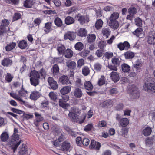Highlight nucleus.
Instances as JSON below:
<instances>
[{
	"label": "nucleus",
	"instance_id": "2f4dec72",
	"mask_svg": "<svg viewBox=\"0 0 155 155\" xmlns=\"http://www.w3.org/2000/svg\"><path fill=\"white\" fill-rule=\"evenodd\" d=\"M121 67L122 70L124 72H127L130 69V67L128 65L125 63L121 65Z\"/></svg>",
	"mask_w": 155,
	"mask_h": 155
},
{
	"label": "nucleus",
	"instance_id": "5fc2aeb1",
	"mask_svg": "<svg viewBox=\"0 0 155 155\" xmlns=\"http://www.w3.org/2000/svg\"><path fill=\"white\" fill-rule=\"evenodd\" d=\"M143 32L142 29L141 28H138L133 32V33L137 36L139 37L142 34Z\"/></svg>",
	"mask_w": 155,
	"mask_h": 155
},
{
	"label": "nucleus",
	"instance_id": "0e129e2a",
	"mask_svg": "<svg viewBox=\"0 0 155 155\" xmlns=\"http://www.w3.org/2000/svg\"><path fill=\"white\" fill-rule=\"evenodd\" d=\"M124 105L122 103H120L117 104L115 107V110L117 111H120L122 110L123 108Z\"/></svg>",
	"mask_w": 155,
	"mask_h": 155
},
{
	"label": "nucleus",
	"instance_id": "13d9d810",
	"mask_svg": "<svg viewBox=\"0 0 155 155\" xmlns=\"http://www.w3.org/2000/svg\"><path fill=\"white\" fill-rule=\"evenodd\" d=\"M90 53V51L87 50H84L80 53L81 56L83 58H85L88 56Z\"/></svg>",
	"mask_w": 155,
	"mask_h": 155
},
{
	"label": "nucleus",
	"instance_id": "680f3d73",
	"mask_svg": "<svg viewBox=\"0 0 155 155\" xmlns=\"http://www.w3.org/2000/svg\"><path fill=\"white\" fill-rule=\"evenodd\" d=\"M39 74H40L41 78L42 79L45 78V77L46 75V73L43 68L41 69L39 71Z\"/></svg>",
	"mask_w": 155,
	"mask_h": 155
},
{
	"label": "nucleus",
	"instance_id": "2eb2a0df",
	"mask_svg": "<svg viewBox=\"0 0 155 155\" xmlns=\"http://www.w3.org/2000/svg\"><path fill=\"white\" fill-rule=\"evenodd\" d=\"M75 97L78 98H80L83 95L82 91L79 88H76L73 92Z\"/></svg>",
	"mask_w": 155,
	"mask_h": 155
},
{
	"label": "nucleus",
	"instance_id": "ea45409f",
	"mask_svg": "<svg viewBox=\"0 0 155 155\" xmlns=\"http://www.w3.org/2000/svg\"><path fill=\"white\" fill-rule=\"evenodd\" d=\"M112 62L114 65L119 66L121 62V59L117 58H114L112 59Z\"/></svg>",
	"mask_w": 155,
	"mask_h": 155
},
{
	"label": "nucleus",
	"instance_id": "338daca9",
	"mask_svg": "<svg viewBox=\"0 0 155 155\" xmlns=\"http://www.w3.org/2000/svg\"><path fill=\"white\" fill-rule=\"evenodd\" d=\"M13 78V76L10 73H8L6 75L5 79L8 82H10L11 81Z\"/></svg>",
	"mask_w": 155,
	"mask_h": 155
},
{
	"label": "nucleus",
	"instance_id": "f257e3e1",
	"mask_svg": "<svg viewBox=\"0 0 155 155\" xmlns=\"http://www.w3.org/2000/svg\"><path fill=\"white\" fill-rule=\"evenodd\" d=\"M76 108H72L71 110L69 113L68 116L69 119L72 121L81 124L84 122L86 117V114H84L80 117L76 114Z\"/></svg>",
	"mask_w": 155,
	"mask_h": 155
},
{
	"label": "nucleus",
	"instance_id": "a878e982",
	"mask_svg": "<svg viewBox=\"0 0 155 155\" xmlns=\"http://www.w3.org/2000/svg\"><path fill=\"white\" fill-rule=\"evenodd\" d=\"M15 42H12L8 44L5 47L6 50L7 51H9L13 49L16 46Z\"/></svg>",
	"mask_w": 155,
	"mask_h": 155
},
{
	"label": "nucleus",
	"instance_id": "412c9836",
	"mask_svg": "<svg viewBox=\"0 0 155 155\" xmlns=\"http://www.w3.org/2000/svg\"><path fill=\"white\" fill-rule=\"evenodd\" d=\"M119 13L117 12H114L111 14L109 18V21H117L119 17Z\"/></svg>",
	"mask_w": 155,
	"mask_h": 155
},
{
	"label": "nucleus",
	"instance_id": "cd10ccee",
	"mask_svg": "<svg viewBox=\"0 0 155 155\" xmlns=\"http://www.w3.org/2000/svg\"><path fill=\"white\" fill-rule=\"evenodd\" d=\"M85 88L88 90L91 91L93 88V86L89 81H86L84 83Z\"/></svg>",
	"mask_w": 155,
	"mask_h": 155
},
{
	"label": "nucleus",
	"instance_id": "69168bd1",
	"mask_svg": "<svg viewBox=\"0 0 155 155\" xmlns=\"http://www.w3.org/2000/svg\"><path fill=\"white\" fill-rule=\"evenodd\" d=\"M23 117L24 119L28 120L33 118V116L32 114L24 113L23 114Z\"/></svg>",
	"mask_w": 155,
	"mask_h": 155
},
{
	"label": "nucleus",
	"instance_id": "37998d69",
	"mask_svg": "<svg viewBox=\"0 0 155 155\" xmlns=\"http://www.w3.org/2000/svg\"><path fill=\"white\" fill-rule=\"evenodd\" d=\"M9 137L8 134L7 132H3L1 135V139L3 142H5L7 140Z\"/></svg>",
	"mask_w": 155,
	"mask_h": 155
},
{
	"label": "nucleus",
	"instance_id": "4468645a",
	"mask_svg": "<svg viewBox=\"0 0 155 155\" xmlns=\"http://www.w3.org/2000/svg\"><path fill=\"white\" fill-rule=\"evenodd\" d=\"M71 148L70 143L67 141L64 142L61 147V150L64 151H69Z\"/></svg>",
	"mask_w": 155,
	"mask_h": 155
},
{
	"label": "nucleus",
	"instance_id": "ddd939ff",
	"mask_svg": "<svg viewBox=\"0 0 155 155\" xmlns=\"http://www.w3.org/2000/svg\"><path fill=\"white\" fill-rule=\"evenodd\" d=\"M28 150L26 145L22 144L19 148L18 153L19 155H28Z\"/></svg>",
	"mask_w": 155,
	"mask_h": 155
},
{
	"label": "nucleus",
	"instance_id": "774afa93",
	"mask_svg": "<svg viewBox=\"0 0 155 155\" xmlns=\"http://www.w3.org/2000/svg\"><path fill=\"white\" fill-rule=\"evenodd\" d=\"M149 117L150 120L152 121H155V112L150 113L149 114Z\"/></svg>",
	"mask_w": 155,
	"mask_h": 155
},
{
	"label": "nucleus",
	"instance_id": "e2e57ef3",
	"mask_svg": "<svg viewBox=\"0 0 155 155\" xmlns=\"http://www.w3.org/2000/svg\"><path fill=\"white\" fill-rule=\"evenodd\" d=\"M104 56L107 59H109L113 56V54L111 52H107L105 53Z\"/></svg>",
	"mask_w": 155,
	"mask_h": 155
},
{
	"label": "nucleus",
	"instance_id": "c9c22d12",
	"mask_svg": "<svg viewBox=\"0 0 155 155\" xmlns=\"http://www.w3.org/2000/svg\"><path fill=\"white\" fill-rule=\"evenodd\" d=\"M73 52L72 51L69 49H67L64 52L65 57L68 58H71L73 56Z\"/></svg>",
	"mask_w": 155,
	"mask_h": 155
},
{
	"label": "nucleus",
	"instance_id": "6e6552de",
	"mask_svg": "<svg viewBox=\"0 0 155 155\" xmlns=\"http://www.w3.org/2000/svg\"><path fill=\"white\" fill-rule=\"evenodd\" d=\"M76 37V35L73 32L68 31L66 33L64 36V40L69 39L70 41L74 40Z\"/></svg>",
	"mask_w": 155,
	"mask_h": 155
},
{
	"label": "nucleus",
	"instance_id": "f704fd0d",
	"mask_svg": "<svg viewBox=\"0 0 155 155\" xmlns=\"http://www.w3.org/2000/svg\"><path fill=\"white\" fill-rule=\"evenodd\" d=\"M128 132V129L127 128L122 127L120 132V134L125 137H128L127 135Z\"/></svg>",
	"mask_w": 155,
	"mask_h": 155
},
{
	"label": "nucleus",
	"instance_id": "20e7f679",
	"mask_svg": "<svg viewBox=\"0 0 155 155\" xmlns=\"http://www.w3.org/2000/svg\"><path fill=\"white\" fill-rule=\"evenodd\" d=\"M62 99H60L59 101V104L60 106L64 108H66L69 106V105L65 103L69 100V96L68 95L62 94Z\"/></svg>",
	"mask_w": 155,
	"mask_h": 155
},
{
	"label": "nucleus",
	"instance_id": "864d4df0",
	"mask_svg": "<svg viewBox=\"0 0 155 155\" xmlns=\"http://www.w3.org/2000/svg\"><path fill=\"white\" fill-rule=\"evenodd\" d=\"M50 98L54 101H55L57 99V96L56 93L53 92H51L49 94Z\"/></svg>",
	"mask_w": 155,
	"mask_h": 155
},
{
	"label": "nucleus",
	"instance_id": "72a5a7b5",
	"mask_svg": "<svg viewBox=\"0 0 155 155\" xmlns=\"http://www.w3.org/2000/svg\"><path fill=\"white\" fill-rule=\"evenodd\" d=\"M96 36L94 34L88 35L87 38V41L89 43L94 42L95 40Z\"/></svg>",
	"mask_w": 155,
	"mask_h": 155
},
{
	"label": "nucleus",
	"instance_id": "a19ab883",
	"mask_svg": "<svg viewBox=\"0 0 155 155\" xmlns=\"http://www.w3.org/2000/svg\"><path fill=\"white\" fill-rule=\"evenodd\" d=\"M137 9L135 7L132 6L128 9V12L130 15L135 14L137 13Z\"/></svg>",
	"mask_w": 155,
	"mask_h": 155
},
{
	"label": "nucleus",
	"instance_id": "c03bdc74",
	"mask_svg": "<svg viewBox=\"0 0 155 155\" xmlns=\"http://www.w3.org/2000/svg\"><path fill=\"white\" fill-rule=\"evenodd\" d=\"M55 25L58 27H61L63 25V22L61 19L58 17H57L54 20Z\"/></svg>",
	"mask_w": 155,
	"mask_h": 155
},
{
	"label": "nucleus",
	"instance_id": "4c0bfd02",
	"mask_svg": "<svg viewBox=\"0 0 155 155\" xmlns=\"http://www.w3.org/2000/svg\"><path fill=\"white\" fill-rule=\"evenodd\" d=\"M18 45L20 48L24 49L27 46L28 44L26 41L23 40L19 42Z\"/></svg>",
	"mask_w": 155,
	"mask_h": 155
},
{
	"label": "nucleus",
	"instance_id": "f03ea898",
	"mask_svg": "<svg viewBox=\"0 0 155 155\" xmlns=\"http://www.w3.org/2000/svg\"><path fill=\"white\" fill-rule=\"evenodd\" d=\"M21 141L22 140L20 139L18 135H13L11 139L9 140L8 146L13 150V152H15Z\"/></svg>",
	"mask_w": 155,
	"mask_h": 155
},
{
	"label": "nucleus",
	"instance_id": "603ef678",
	"mask_svg": "<svg viewBox=\"0 0 155 155\" xmlns=\"http://www.w3.org/2000/svg\"><path fill=\"white\" fill-rule=\"evenodd\" d=\"M33 2L31 0H26L24 3V5L26 8H31L32 4Z\"/></svg>",
	"mask_w": 155,
	"mask_h": 155
},
{
	"label": "nucleus",
	"instance_id": "c85d7f7f",
	"mask_svg": "<svg viewBox=\"0 0 155 155\" xmlns=\"http://www.w3.org/2000/svg\"><path fill=\"white\" fill-rule=\"evenodd\" d=\"M40 97L39 93L37 91L33 92L30 95V98L33 100H36Z\"/></svg>",
	"mask_w": 155,
	"mask_h": 155
},
{
	"label": "nucleus",
	"instance_id": "6e6d98bb",
	"mask_svg": "<svg viewBox=\"0 0 155 155\" xmlns=\"http://www.w3.org/2000/svg\"><path fill=\"white\" fill-rule=\"evenodd\" d=\"M153 139L152 138L147 137L145 140V143L147 146H150L153 143Z\"/></svg>",
	"mask_w": 155,
	"mask_h": 155
},
{
	"label": "nucleus",
	"instance_id": "f3484780",
	"mask_svg": "<svg viewBox=\"0 0 155 155\" xmlns=\"http://www.w3.org/2000/svg\"><path fill=\"white\" fill-rule=\"evenodd\" d=\"M59 81L63 85L70 83L68 78L67 76L63 75L60 77L59 78Z\"/></svg>",
	"mask_w": 155,
	"mask_h": 155
},
{
	"label": "nucleus",
	"instance_id": "79ce46f5",
	"mask_svg": "<svg viewBox=\"0 0 155 155\" xmlns=\"http://www.w3.org/2000/svg\"><path fill=\"white\" fill-rule=\"evenodd\" d=\"M103 22L101 19L97 20L95 24V27L97 29H100L102 27Z\"/></svg>",
	"mask_w": 155,
	"mask_h": 155
},
{
	"label": "nucleus",
	"instance_id": "9d476101",
	"mask_svg": "<svg viewBox=\"0 0 155 155\" xmlns=\"http://www.w3.org/2000/svg\"><path fill=\"white\" fill-rule=\"evenodd\" d=\"M117 46L120 50H127L130 48V45L127 41H125L123 43H119L117 45Z\"/></svg>",
	"mask_w": 155,
	"mask_h": 155
},
{
	"label": "nucleus",
	"instance_id": "dca6fc26",
	"mask_svg": "<svg viewBox=\"0 0 155 155\" xmlns=\"http://www.w3.org/2000/svg\"><path fill=\"white\" fill-rule=\"evenodd\" d=\"M108 25L111 28L114 30L117 29L119 26L118 21H109Z\"/></svg>",
	"mask_w": 155,
	"mask_h": 155
},
{
	"label": "nucleus",
	"instance_id": "473e14b6",
	"mask_svg": "<svg viewBox=\"0 0 155 155\" xmlns=\"http://www.w3.org/2000/svg\"><path fill=\"white\" fill-rule=\"evenodd\" d=\"M59 66L57 64L53 65L51 69V71L54 75H57L59 72Z\"/></svg>",
	"mask_w": 155,
	"mask_h": 155
},
{
	"label": "nucleus",
	"instance_id": "f8f14e48",
	"mask_svg": "<svg viewBox=\"0 0 155 155\" xmlns=\"http://www.w3.org/2000/svg\"><path fill=\"white\" fill-rule=\"evenodd\" d=\"M101 146L100 143L98 142H96L94 140L91 141V144L89 146L90 148H94L96 150H99Z\"/></svg>",
	"mask_w": 155,
	"mask_h": 155
},
{
	"label": "nucleus",
	"instance_id": "4be33fe9",
	"mask_svg": "<svg viewBox=\"0 0 155 155\" xmlns=\"http://www.w3.org/2000/svg\"><path fill=\"white\" fill-rule=\"evenodd\" d=\"M110 75L111 78L114 82H117L119 80V76L116 72H112L110 74Z\"/></svg>",
	"mask_w": 155,
	"mask_h": 155
},
{
	"label": "nucleus",
	"instance_id": "7ed1b4c3",
	"mask_svg": "<svg viewBox=\"0 0 155 155\" xmlns=\"http://www.w3.org/2000/svg\"><path fill=\"white\" fill-rule=\"evenodd\" d=\"M143 89L148 93L152 94L155 93V84L152 80V78H149L146 81L143 85Z\"/></svg>",
	"mask_w": 155,
	"mask_h": 155
},
{
	"label": "nucleus",
	"instance_id": "c756f323",
	"mask_svg": "<svg viewBox=\"0 0 155 155\" xmlns=\"http://www.w3.org/2000/svg\"><path fill=\"white\" fill-rule=\"evenodd\" d=\"M151 132V129L149 127H146L143 131V134L146 136H148L150 135Z\"/></svg>",
	"mask_w": 155,
	"mask_h": 155
},
{
	"label": "nucleus",
	"instance_id": "6ab92c4d",
	"mask_svg": "<svg viewBox=\"0 0 155 155\" xmlns=\"http://www.w3.org/2000/svg\"><path fill=\"white\" fill-rule=\"evenodd\" d=\"M29 77L30 78L38 79H39L40 78V75L39 73L36 71H31Z\"/></svg>",
	"mask_w": 155,
	"mask_h": 155
},
{
	"label": "nucleus",
	"instance_id": "423d86ee",
	"mask_svg": "<svg viewBox=\"0 0 155 155\" xmlns=\"http://www.w3.org/2000/svg\"><path fill=\"white\" fill-rule=\"evenodd\" d=\"M35 119L34 120V124L37 127L39 125V123L43 121L44 118L41 114L38 112H35L34 113Z\"/></svg>",
	"mask_w": 155,
	"mask_h": 155
},
{
	"label": "nucleus",
	"instance_id": "58836bf2",
	"mask_svg": "<svg viewBox=\"0 0 155 155\" xmlns=\"http://www.w3.org/2000/svg\"><path fill=\"white\" fill-rule=\"evenodd\" d=\"M87 32L85 29L81 28L78 31V35L81 37L85 36L87 35Z\"/></svg>",
	"mask_w": 155,
	"mask_h": 155
},
{
	"label": "nucleus",
	"instance_id": "bf43d9fd",
	"mask_svg": "<svg viewBox=\"0 0 155 155\" xmlns=\"http://www.w3.org/2000/svg\"><path fill=\"white\" fill-rule=\"evenodd\" d=\"M105 83V77L104 76H101L98 80V84L100 86L102 85Z\"/></svg>",
	"mask_w": 155,
	"mask_h": 155
},
{
	"label": "nucleus",
	"instance_id": "aec40b11",
	"mask_svg": "<svg viewBox=\"0 0 155 155\" xmlns=\"http://www.w3.org/2000/svg\"><path fill=\"white\" fill-rule=\"evenodd\" d=\"M52 23L48 22L45 24L44 29L45 32L46 34L49 33L52 30Z\"/></svg>",
	"mask_w": 155,
	"mask_h": 155
},
{
	"label": "nucleus",
	"instance_id": "09e8293b",
	"mask_svg": "<svg viewBox=\"0 0 155 155\" xmlns=\"http://www.w3.org/2000/svg\"><path fill=\"white\" fill-rule=\"evenodd\" d=\"M102 33L104 35L106 36V38H107L110 34V31L108 28H104L102 30Z\"/></svg>",
	"mask_w": 155,
	"mask_h": 155
},
{
	"label": "nucleus",
	"instance_id": "de8ad7c7",
	"mask_svg": "<svg viewBox=\"0 0 155 155\" xmlns=\"http://www.w3.org/2000/svg\"><path fill=\"white\" fill-rule=\"evenodd\" d=\"M75 48L76 50L81 51L84 48V45L81 42L77 43L75 45Z\"/></svg>",
	"mask_w": 155,
	"mask_h": 155
},
{
	"label": "nucleus",
	"instance_id": "39448f33",
	"mask_svg": "<svg viewBox=\"0 0 155 155\" xmlns=\"http://www.w3.org/2000/svg\"><path fill=\"white\" fill-rule=\"evenodd\" d=\"M130 97L133 99L138 98L139 97L140 94L139 90L136 87L134 86L130 90Z\"/></svg>",
	"mask_w": 155,
	"mask_h": 155
},
{
	"label": "nucleus",
	"instance_id": "a18cd8bd",
	"mask_svg": "<svg viewBox=\"0 0 155 155\" xmlns=\"http://www.w3.org/2000/svg\"><path fill=\"white\" fill-rule=\"evenodd\" d=\"M82 72L84 76H87L89 74L90 70L88 67L84 66L82 69Z\"/></svg>",
	"mask_w": 155,
	"mask_h": 155
},
{
	"label": "nucleus",
	"instance_id": "052dcab7",
	"mask_svg": "<svg viewBox=\"0 0 155 155\" xmlns=\"http://www.w3.org/2000/svg\"><path fill=\"white\" fill-rule=\"evenodd\" d=\"M135 24L137 25L140 27L142 25V20L139 18H137L135 19Z\"/></svg>",
	"mask_w": 155,
	"mask_h": 155
},
{
	"label": "nucleus",
	"instance_id": "393cba45",
	"mask_svg": "<svg viewBox=\"0 0 155 155\" xmlns=\"http://www.w3.org/2000/svg\"><path fill=\"white\" fill-rule=\"evenodd\" d=\"M129 123L128 120L126 118H124L120 120V125L123 127H125L127 126Z\"/></svg>",
	"mask_w": 155,
	"mask_h": 155
},
{
	"label": "nucleus",
	"instance_id": "8fccbe9b",
	"mask_svg": "<svg viewBox=\"0 0 155 155\" xmlns=\"http://www.w3.org/2000/svg\"><path fill=\"white\" fill-rule=\"evenodd\" d=\"M30 80L31 84L34 86H36L39 84V81L38 79L30 78Z\"/></svg>",
	"mask_w": 155,
	"mask_h": 155
},
{
	"label": "nucleus",
	"instance_id": "49530a36",
	"mask_svg": "<svg viewBox=\"0 0 155 155\" xmlns=\"http://www.w3.org/2000/svg\"><path fill=\"white\" fill-rule=\"evenodd\" d=\"M65 49L64 46L62 45H59L57 48L58 51L60 54H64Z\"/></svg>",
	"mask_w": 155,
	"mask_h": 155
},
{
	"label": "nucleus",
	"instance_id": "1a4fd4ad",
	"mask_svg": "<svg viewBox=\"0 0 155 155\" xmlns=\"http://www.w3.org/2000/svg\"><path fill=\"white\" fill-rule=\"evenodd\" d=\"M105 45L104 41H101L100 42L99 45V46L100 48L101 49L97 50L95 52V54L98 57L100 58L102 56L103 54V49Z\"/></svg>",
	"mask_w": 155,
	"mask_h": 155
},
{
	"label": "nucleus",
	"instance_id": "5701e85b",
	"mask_svg": "<svg viewBox=\"0 0 155 155\" xmlns=\"http://www.w3.org/2000/svg\"><path fill=\"white\" fill-rule=\"evenodd\" d=\"M125 58L127 59H131L133 58L135 55L134 53L130 51H127L124 54Z\"/></svg>",
	"mask_w": 155,
	"mask_h": 155
},
{
	"label": "nucleus",
	"instance_id": "bb28decb",
	"mask_svg": "<svg viewBox=\"0 0 155 155\" xmlns=\"http://www.w3.org/2000/svg\"><path fill=\"white\" fill-rule=\"evenodd\" d=\"M67 66L69 68L73 69L76 66V63L73 61H69L66 62Z\"/></svg>",
	"mask_w": 155,
	"mask_h": 155
},
{
	"label": "nucleus",
	"instance_id": "0eeeda50",
	"mask_svg": "<svg viewBox=\"0 0 155 155\" xmlns=\"http://www.w3.org/2000/svg\"><path fill=\"white\" fill-rule=\"evenodd\" d=\"M147 41L150 44H155V32L151 31L149 33L147 38Z\"/></svg>",
	"mask_w": 155,
	"mask_h": 155
},
{
	"label": "nucleus",
	"instance_id": "7c9ffc66",
	"mask_svg": "<svg viewBox=\"0 0 155 155\" xmlns=\"http://www.w3.org/2000/svg\"><path fill=\"white\" fill-rule=\"evenodd\" d=\"M74 22V20L73 18L68 16L65 19V23L67 25L73 24Z\"/></svg>",
	"mask_w": 155,
	"mask_h": 155
},
{
	"label": "nucleus",
	"instance_id": "e433bc0d",
	"mask_svg": "<svg viewBox=\"0 0 155 155\" xmlns=\"http://www.w3.org/2000/svg\"><path fill=\"white\" fill-rule=\"evenodd\" d=\"M10 96L13 98L17 99L19 101L21 102L23 104L25 103V101L23 100L20 97H19L17 94L15 93H10Z\"/></svg>",
	"mask_w": 155,
	"mask_h": 155
},
{
	"label": "nucleus",
	"instance_id": "a211bd4d",
	"mask_svg": "<svg viewBox=\"0 0 155 155\" xmlns=\"http://www.w3.org/2000/svg\"><path fill=\"white\" fill-rule=\"evenodd\" d=\"M1 64L3 66L7 67L12 64V61L9 58H5L2 61Z\"/></svg>",
	"mask_w": 155,
	"mask_h": 155
},
{
	"label": "nucleus",
	"instance_id": "3c124183",
	"mask_svg": "<svg viewBox=\"0 0 155 155\" xmlns=\"http://www.w3.org/2000/svg\"><path fill=\"white\" fill-rule=\"evenodd\" d=\"M77 18L81 25H83L85 23V20L84 17L80 14H78L77 16Z\"/></svg>",
	"mask_w": 155,
	"mask_h": 155
},
{
	"label": "nucleus",
	"instance_id": "4d7b16f0",
	"mask_svg": "<svg viewBox=\"0 0 155 155\" xmlns=\"http://www.w3.org/2000/svg\"><path fill=\"white\" fill-rule=\"evenodd\" d=\"M94 69L97 71H100L102 68V65L99 63H95L94 66Z\"/></svg>",
	"mask_w": 155,
	"mask_h": 155
},
{
	"label": "nucleus",
	"instance_id": "b1692460",
	"mask_svg": "<svg viewBox=\"0 0 155 155\" xmlns=\"http://www.w3.org/2000/svg\"><path fill=\"white\" fill-rule=\"evenodd\" d=\"M71 87L70 86H64L60 90V92L62 94H65L69 93L71 91Z\"/></svg>",
	"mask_w": 155,
	"mask_h": 155
},
{
	"label": "nucleus",
	"instance_id": "9b49d317",
	"mask_svg": "<svg viewBox=\"0 0 155 155\" xmlns=\"http://www.w3.org/2000/svg\"><path fill=\"white\" fill-rule=\"evenodd\" d=\"M48 81L51 88L54 90L57 89L58 85L57 82L52 77H49L48 79Z\"/></svg>",
	"mask_w": 155,
	"mask_h": 155
}]
</instances>
